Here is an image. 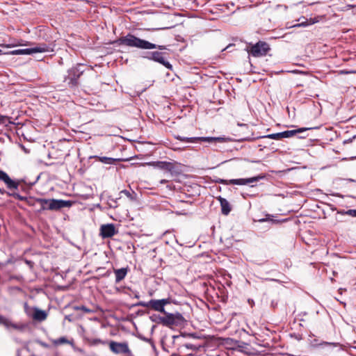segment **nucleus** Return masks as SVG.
Segmentation results:
<instances>
[{
    "mask_svg": "<svg viewBox=\"0 0 356 356\" xmlns=\"http://www.w3.org/2000/svg\"><path fill=\"white\" fill-rule=\"evenodd\" d=\"M114 43L118 44V45H125L129 47H135L140 49H167V46L157 45L147 40L138 38L131 33H128L125 36L120 37L116 40Z\"/></svg>",
    "mask_w": 356,
    "mask_h": 356,
    "instance_id": "1",
    "label": "nucleus"
},
{
    "mask_svg": "<svg viewBox=\"0 0 356 356\" xmlns=\"http://www.w3.org/2000/svg\"><path fill=\"white\" fill-rule=\"evenodd\" d=\"M307 341L309 347L315 350L329 352L334 348H339V349H341V346L339 343L325 341L316 337L312 333L309 334Z\"/></svg>",
    "mask_w": 356,
    "mask_h": 356,
    "instance_id": "2",
    "label": "nucleus"
},
{
    "mask_svg": "<svg viewBox=\"0 0 356 356\" xmlns=\"http://www.w3.org/2000/svg\"><path fill=\"white\" fill-rule=\"evenodd\" d=\"M35 201L40 204L42 210L57 211L64 207L72 206V202L69 200H56V199H43L38 198Z\"/></svg>",
    "mask_w": 356,
    "mask_h": 356,
    "instance_id": "3",
    "label": "nucleus"
},
{
    "mask_svg": "<svg viewBox=\"0 0 356 356\" xmlns=\"http://www.w3.org/2000/svg\"><path fill=\"white\" fill-rule=\"evenodd\" d=\"M85 65L77 64L76 66L67 70V75L65 76V81H68L69 86L73 87L77 85L79 78L84 72Z\"/></svg>",
    "mask_w": 356,
    "mask_h": 356,
    "instance_id": "4",
    "label": "nucleus"
},
{
    "mask_svg": "<svg viewBox=\"0 0 356 356\" xmlns=\"http://www.w3.org/2000/svg\"><path fill=\"white\" fill-rule=\"evenodd\" d=\"M265 177L264 175H258L250 178H241V179H224L221 178H218L216 180V183L222 184L224 185L229 184H236V185H247L254 182L259 181V180L264 179Z\"/></svg>",
    "mask_w": 356,
    "mask_h": 356,
    "instance_id": "5",
    "label": "nucleus"
},
{
    "mask_svg": "<svg viewBox=\"0 0 356 356\" xmlns=\"http://www.w3.org/2000/svg\"><path fill=\"white\" fill-rule=\"evenodd\" d=\"M163 314L165 315L163 318H160V320L161 321V324L166 327L179 325L184 321L183 316L179 312L172 314L165 312Z\"/></svg>",
    "mask_w": 356,
    "mask_h": 356,
    "instance_id": "6",
    "label": "nucleus"
},
{
    "mask_svg": "<svg viewBox=\"0 0 356 356\" xmlns=\"http://www.w3.org/2000/svg\"><path fill=\"white\" fill-rule=\"evenodd\" d=\"M50 51H51V49L49 46L46 44H41L34 47L16 49L6 54L11 55H30L35 53L48 52Z\"/></svg>",
    "mask_w": 356,
    "mask_h": 356,
    "instance_id": "7",
    "label": "nucleus"
},
{
    "mask_svg": "<svg viewBox=\"0 0 356 356\" xmlns=\"http://www.w3.org/2000/svg\"><path fill=\"white\" fill-rule=\"evenodd\" d=\"M165 54L163 52L155 51L146 52L142 56V57L149 60H153L154 62L159 63L165 66L166 68L172 70V66L168 61L165 60L164 56Z\"/></svg>",
    "mask_w": 356,
    "mask_h": 356,
    "instance_id": "8",
    "label": "nucleus"
},
{
    "mask_svg": "<svg viewBox=\"0 0 356 356\" xmlns=\"http://www.w3.org/2000/svg\"><path fill=\"white\" fill-rule=\"evenodd\" d=\"M269 50L268 44L259 41L248 49V52L254 57H261L265 56Z\"/></svg>",
    "mask_w": 356,
    "mask_h": 356,
    "instance_id": "9",
    "label": "nucleus"
},
{
    "mask_svg": "<svg viewBox=\"0 0 356 356\" xmlns=\"http://www.w3.org/2000/svg\"><path fill=\"white\" fill-rule=\"evenodd\" d=\"M175 138L178 140L185 143H197V142H206V143H214V142H222L224 138L222 137H184L181 136H176Z\"/></svg>",
    "mask_w": 356,
    "mask_h": 356,
    "instance_id": "10",
    "label": "nucleus"
},
{
    "mask_svg": "<svg viewBox=\"0 0 356 356\" xmlns=\"http://www.w3.org/2000/svg\"><path fill=\"white\" fill-rule=\"evenodd\" d=\"M109 348L115 354H131V350L126 342L120 343L112 341L109 343Z\"/></svg>",
    "mask_w": 356,
    "mask_h": 356,
    "instance_id": "11",
    "label": "nucleus"
},
{
    "mask_svg": "<svg viewBox=\"0 0 356 356\" xmlns=\"http://www.w3.org/2000/svg\"><path fill=\"white\" fill-rule=\"evenodd\" d=\"M136 305L141 306L143 307H150L156 312H159L163 314L165 313V308L162 307L159 300L152 299L148 302L140 301L138 302Z\"/></svg>",
    "mask_w": 356,
    "mask_h": 356,
    "instance_id": "12",
    "label": "nucleus"
},
{
    "mask_svg": "<svg viewBox=\"0 0 356 356\" xmlns=\"http://www.w3.org/2000/svg\"><path fill=\"white\" fill-rule=\"evenodd\" d=\"M117 233L113 224H106L101 226L100 235L103 238L113 236Z\"/></svg>",
    "mask_w": 356,
    "mask_h": 356,
    "instance_id": "13",
    "label": "nucleus"
},
{
    "mask_svg": "<svg viewBox=\"0 0 356 356\" xmlns=\"http://www.w3.org/2000/svg\"><path fill=\"white\" fill-rule=\"evenodd\" d=\"M0 180L3 181L9 189H17L19 184L11 179L8 175L0 170Z\"/></svg>",
    "mask_w": 356,
    "mask_h": 356,
    "instance_id": "14",
    "label": "nucleus"
},
{
    "mask_svg": "<svg viewBox=\"0 0 356 356\" xmlns=\"http://www.w3.org/2000/svg\"><path fill=\"white\" fill-rule=\"evenodd\" d=\"M0 180L3 181L9 189H17L19 184L11 179L8 175L0 170Z\"/></svg>",
    "mask_w": 356,
    "mask_h": 356,
    "instance_id": "15",
    "label": "nucleus"
},
{
    "mask_svg": "<svg viewBox=\"0 0 356 356\" xmlns=\"http://www.w3.org/2000/svg\"><path fill=\"white\" fill-rule=\"evenodd\" d=\"M217 199L220 204L222 213L225 216H227L232 210L229 202L221 196L218 197Z\"/></svg>",
    "mask_w": 356,
    "mask_h": 356,
    "instance_id": "16",
    "label": "nucleus"
},
{
    "mask_svg": "<svg viewBox=\"0 0 356 356\" xmlns=\"http://www.w3.org/2000/svg\"><path fill=\"white\" fill-rule=\"evenodd\" d=\"M312 128H300L294 130H287L282 132H279L280 138H287L295 136L298 133H302L305 131L311 129Z\"/></svg>",
    "mask_w": 356,
    "mask_h": 356,
    "instance_id": "17",
    "label": "nucleus"
},
{
    "mask_svg": "<svg viewBox=\"0 0 356 356\" xmlns=\"http://www.w3.org/2000/svg\"><path fill=\"white\" fill-rule=\"evenodd\" d=\"M127 272L128 270L127 268H122L114 270V273L115 275V283H119L122 280H124L127 274Z\"/></svg>",
    "mask_w": 356,
    "mask_h": 356,
    "instance_id": "18",
    "label": "nucleus"
},
{
    "mask_svg": "<svg viewBox=\"0 0 356 356\" xmlns=\"http://www.w3.org/2000/svg\"><path fill=\"white\" fill-rule=\"evenodd\" d=\"M94 157L96 159H97L99 161H100L101 163L107 164V165H113L115 163V162L122 161L121 159H114V158L107 157V156H95Z\"/></svg>",
    "mask_w": 356,
    "mask_h": 356,
    "instance_id": "19",
    "label": "nucleus"
},
{
    "mask_svg": "<svg viewBox=\"0 0 356 356\" xmlns=\"http://www.w3.org/2000/svg\"><path fill=\"white\" fill-rule=\"evenodd\" d=\"M168 172L170 173L172 176H177L181 173V170L177 163L170 162L168 168Z\"/></svg>",
    "mask_w": 356,
    "mask_h": 356,
    "instance_id": "20",
    "label": "nucleus"
},
{
    "mask_svg": "<svg viewBox=\"0 0 356 356\" xmlns=\"http://www.w3.org/2000/svg\"><path fill=\"white\" fill-rule=\"evenodd\" d=\"M33 318L35 320L42 321H44L47 318V314L44 311L40 310L39 309H35L33 315Z\"/></svg>",
    "mask_w": 356,
    "mask_h": 356,
    "instance_id": "21",
    "label": "nucleus"
},
{
    "mask_svg": "<svg viewBox=\"0 0 356 356\" xmlns=\"http://www.w3.org/2000/svg\"><path fill=\"white\" fill-rule=\"evenodd\" d=\"M274 217L275 216L273 215L266 214V218L259 219L258 222H272L273 223H280V222H282L281 220H275Z\"/></svg>",
    "mask_w": 356,
    "mask_h": 356,
    "instance_id": "22",
    "label": "nucleus"
},
{
    "mask_svg": "<svg viewBox=\"0 0 356 356\" xmlns=\"http://www.w3.org/2000/svg\"><path fill=\"white\" fill-rule=\"evenodd\" d=\"M170 162L168 161H157L153 164L156 168L168 171Z\"/></svg>",
    "mask_w": 356,
    "mask_h": 356,
    "instance_id": "23",
    "label": "nucleus"
},
{
    "mask_svg": "<svg viewBox=\"0 0 356 356\" xmlns=\"http://www.w3.org/2000/svg\"><path fill=\"white\" fill-rule=\"evenodd\" d=\"M63 343H68V344H70L72 346L73 345V342L69 341L65 337H60V338L54 340V344H55L56 346L61 345V344H63Z\"/></svg>",
    "mask_w": 356,
    "mask_h": 356,
    "instance_id": "24",
    "label": "nucleus"
},
{
    "mask_svg": "<svg viewBox=\"0 0 356 356\" xmlns=\"http://www.w3.org/2000/svg\"><path fill=\"white\" fill-rule=\"evenodd\" d=\"M119 198H115V199L113 197L109 196L108 197V202L109 207H111V208H116L118 207L117 200Z\"/></svg>",
    "mask_w": 356,
    "mask_h": 356,
    "instance_id": "25",
    "label": "nucleus"
},
{
    "mask_svg": "<svg viewBox=\"0 0 356 356\" xmlns=\"http://www.w3.org/2000/svg\"><path fill=\"white\" fill-rule=\"evenodd\" d=\"M0 324H3L6 327L13 326V327H16V326L13 325L10 321L2 316H0Z\"/></svg>",
    "mask_w": 356,
    "mask_h": 356,
    "instance_id": "26",
    "label": "nucleus"
},
{
    "mask_svg": "<svg viewBox=\"0 0 356 356\" xmlns=\"http://www.w3.org/2000/svg\"><path fill=\"white\" fill-rule=\"evenodd\" d=\"M262 138H268L274 139V140H280L281 139L279 132L275 133V134H268L266 136H262Z\"/></svg>",
    "mask_w": 356,
    "mask_h": 356,
    "instance_id": "27",
    "label": "nucleus"
},
{
    "mask_svg": "<svg viewBox=\"0 0 356 356\" xmlns=\"http://www.w3.org/2000/svg\"><path fill=\"white\" fill-rule=\"evenodd\" d=\"M160 318H163V316H157V315H154V316H150V319L152 322H155V323L161 324V321L160 320Z\"/></svg>",
    "mask_w": 356,
    "mask_h": 356,
    "instance_id": "28",
    "label": "nucleus"
},
{
    "mask_svg": "<svg viewBox=\"0 0 356 356\" xmlns=\"http://www.w3.org/2000/svg\"><path fill=\"white\" fill-rule=\"evenodd\" d=\"M120 194L121 193L124 194L131 200H134V197L133 195L129 191H128L127 190H122V191H120Z\"/></svg>",
    "mask_w": 356,
    "mask_h": 356,
    "instance_id": "29",
    "label": "nucleus"
},
{
    "mask_svg": "<svg viewBox=\"0 0 356 356\" xmlns=\"http://www.w3.org/2000/svg\"><path fill=\"white\" fill-rule=\"evenodd\" d=\"M344 213H346V215L356 218V209H349L344 211Z\"/></svg>",
    "mask_w": 356,
    "mask_h": 356,
    "instance_id": "30",
    "label": "nucleus"
},
{
    "mask_svg": "<svg viewBox=\"0 0 356 356\" xmlns=\"http://www.w3.org/2000/svg\"><path fill=\"white\" fill-rule=\"evenodd\" d=\"M75 309H77V310L83 311L85 313H90V312H92L91 309L87 308L85 306L76 307Z\"/></svg>",
    "mask_w": 356,
    "mask_h": 356,
    "instance_id": "31",
    "label": "nucleus"
},
{
    "mask_svg": "<svg viewBox=\"0 0 356 356\" xmlns=\"http://www.w3.org/2000/svg\"><path fill=\"white\" fill-rule=\"evenodd\" d=\"M161 302V304L163 308H165V306L170 302V300L169 298H163L159 300Z\"/></svg>",
    "mask_w": 356,
    "mask_h": 356,
    "instance_id": "32",
    "label": "nucleus"
},
{
    "mask_svg": "<svg viewBox=\"0 0 356 356\" xmlns=\"http://www.w3.org/2000/svg\"><path fill=\"white\" fill-rule=\"evenodd\" d=\"M188 337H191L193 339H202L203 338L201 335H200V334H198L197 333H195V332L188 334Z\"/></svg>",
    "mask_w": 356,
    "mask_h": 356,
    "instance_id": "33",
    "label": "nucleus"
},
{
    "mask_svg": "<svg viewBox=\"0 0 356 356\" xmlns=\"http://www.w3.org/2000/svg\"><path fill=\"white\" fill-rule=\"evenodd\" d=\"M185 347L187 348V349H190V350H195L197 349V347L193 344H191V343H186L185 345Z\"/></svg>",
    "mask_w": 356,
    "mask_h": 356,
    "instance_id": "34",
    "label": "nucleus"
},
{
    "mask_svg": "<svg viewBox=\"0 0 356 356\" xmlns=\"http://www.w3.org/2000/svg\"><path fill=\"white\" fill-rule=\"evenodd\" d=\"M10 195H12L14 197H15L16 199H18V200H23L24 199V197L21 196L18 193H13V194H9Z\"/></svg>",
    "mask_w": 356,
    "mask_h": 356,
    "instance_id": "35",
    "label": "nucleus"
},
{
    "mask_svg": "<svg viewBox=\"0 0 356 356\" xmlns=\"http://www.w3.org/2000/svg\"><path fill=\"white\" fill-rule=\"evenodd\" d=\"M309 24L306 22H302V23H299V24H297L296 25L293 26V27H300V26H307Z\"/></svg>",
    "mask_w": 356,
    "mask_h": 356,
    "instance_id": "36",
    "label": "nucleus"
},
{
    "mask_svg": "<svg viewBox=\"0 0 356 356\" xmlns=\"http://www.w3.org/2000/svg\"><path fill=\"white\" fill-rule=\"evenodd\" d=\"M6 117L0 115V123H4Z\"/></svg>",
    "mask_w": 356,
    "mask_h": 356,
    "instance_id": "37",
    "label": "nucleus"
},
{
    "mask_svg": "<svg viewBox=\"0 0 356 356\" xmlns=\"http://www.w3.org/2000/svg\"><path fill=\"white\" fill-rule=\"evenodd\" d=\"M26 263L28 265H29V266H31V265H32V264H33V263H32V261H29V260H26Z\"/></svg>",
    "mask_w": 356,
    "mask_h": 356,
    "instance_id": "38",
    "label": "nucleus"
},
{
    "mask_svg": "<svg viewBox=\"0 0 356 356\" xmlns=\"http://www.w3.org/2000/svg\"><path fill=\"white\" fill-rule=\"evenodd\" d=\"M5 190L4 189H2V188H0V194L3 195L5 193Z\"/></svg>",
    "mask_w": 356,
    "mask_h": 356,
    "instance_id": "39",
    "label": "nucleus"
},
{
    "mask_svg": "<svg viewBox=\"0 0 356 356\" xmlns=\"http://www.w3.org/2000/svg\"><path fill=\"white\" fill-rule=\"evenodd\" d=\"M345 211H338V213H340V214H342V215H346V213H344Z\"/></svg>",
    "mask_w": 356,
    "mask_h": 356,
    "instance_id": "40",
    "label": "nucleus"
},
{
    "mask_svg": "<svg viewBox=\"0 0 356 356\" xmlns=\"http://www.w3.org/2000/svg\"><path fill=\"white\" fill-rule=\"evenodd\" d=\"M166 182H167V180H165V179H162V180H161V181H160V183H161V184H165V183H166Z\"/></svg>",
    "mask_w": 356,
    "mask_h": 356,
    "instance_id": "41",
    "label": "nucleus"
},
{
    "mask_svg": "<svg viewBox=\"0 0 356 356\" xmlns=\"http://www.w3.org/2000/svg\"><path fill=\"white\" fill-rule=\"evenodd\" d=\"M2 54H5V53L1 49H0V55H2Z\"/></svg>",
    "mask_w": 356,
    "mask_h": 356,
    "instance_id": "42",
    "label": "nucleus"
},
{
    "mask_svg": "<svg viewBox=\"0 0 356 356\" xmlns=\"http://www.w3.org/2000/svg\"><path fill=\"white\" fill-rule=\"evenodd\" d=\"M348 181H353H353H356L355 180L352 179H348Z\"/></svg>",
    "mask_w": 356,
    "mask_h": 356,
    "instance_id": "43",
    "label": "nucleus"
},
{
    "mask_svg": "<svg viewBox=\"0 0 356 356\" xmlns=\"http://www.w3.org/2000/svg\"><path fill=\"white\" fill-rule=\"evenodd\" d=\"M95 342L100 343V342H101V340H100V339H97V340H95Z\"/></svg>",
    "mask_w": 356,
    "mask_h": 356,
    "instance_id": "44",
    "label": "nucleus"
},
{
    "mask_svg": "<svg viewBox=\"0 0 356 356\" xmlns=\"http://www.w3.org/2000/svg\"><path fill=\"white\" fill-rule=\"evenodd\" d=\"M230 46H231V44L228 45V46H227V47H226V48H225L223 50L228 49Z\"/></svg>",
    "mask_w": 356,
    "mask_h": 356,
    "instance_id": "45",
    "label": "nucleus"
},
{
    "mask_svg": "<svg viewBox=\"0 0 356 356\" xmlns=\"http://www.w3.org/2000/svg\"><path fill=\"white\" fill-rule=\"evenodd\" d=\"M129 356H134L131 353V354H128Z\"/></svg>",
    "mask_w": 356,
    "mask_h": 356,
    "instance_id": "46",
    "label": "nucleus"
},
{
    "mask_svg": "<svg viewBox=\"0 0 356 356\" xmlns=\"http://www.w3.org/2000/svg\"><path fill=\"white\" fill-rule=\"evenodd\" d=\"M355 73H356V72H355Z\"/></svg>",
    "mask_w": 356,
    "mask_h": 356,
    "instance_id": "47",
    "label": "nucleus"
}]
</instances>
